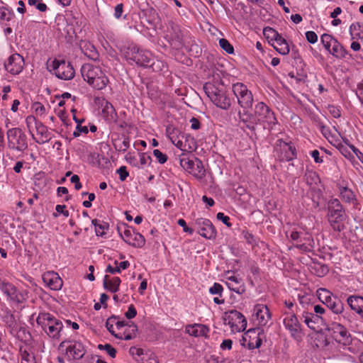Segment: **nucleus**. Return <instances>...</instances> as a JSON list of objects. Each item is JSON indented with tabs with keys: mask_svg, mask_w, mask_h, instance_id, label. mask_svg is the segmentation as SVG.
<instances>
[{
	"mask_svg": "<svg viewBox=\"0 0 363 363\" xmlns=\"http://www.w3.org/2000/svg\"><path fill=\"white\" fill-rule=\"evenodd\" d=\"M225 284L228 289L238 294H242L245 291V286L243 280L235 275L226 276Z\"/></svg>",
	"mask_w": 363,
	"mask_h": 363,
	"instance_id": "393cba45",
	"label": "nucleus"
},
{
	"mask_svg": "<svg viewBox=\"0 0 363 363\" xmlns=\"http://www.w3.org/2000/svg\"><path fill=\"white\" fill-rule=\"evenodd\" d=\"M306 38L308 43L314 44L318 41V35L314 31H307Z\"/></svg>",
	"mask_w": 363,
	"mask_h": 363,
	"instance_id": "338daca9",
	"label": "nucleus"
},
{
	"mask_svg": "<svg viewBox=\"0 0 363 363\" xmlns=\"http://www.w3.org/2000/svg\"><path fill=\"white\" fill-rule=\"evenodd\" d=\"M152 162V158L150 155L143 153L140 155V163L141 166L150 165Z\"/></svg>",
	"mask_w": 363,
	"mask_h": 363,
	"instance_id": "774afa93",
	"label": "nucleus"
},
{
	"mask_svg": "<svg viewBox=\"0 0 363 363\" xmlns=\"http://www.w3.org/2000/svg\"><path fill=\"white\" fill-rule=\"evenodd\" d=\"M262 343V338L260 337V333H258L255 337H252L250 336V340L247 344L248 348L252 350L255 348H259Z\"/></svg>",
	"mask_w": 363,
	"mask_h": 363,
	"instance_id": "3c124183",
	"label": "nucleus"
},
{
	"mask_svg": "<svg viewBox=\"0 0 363 363\" xmlns=\"http://www.w3.org/2000/svg\"><path fill=\"white\" fill-rule=\"evenodd\" d=\"M140 363H158V359L156 354L150 351H145L142 359H139Z\"/></svg>",
	"mask_w": 363,
	"mask_h": 363,
	"instance_id": "79ce46f5",
	"label": "nucleus"
},
{
	"mask_svg": "<svg viewBox=\"0 0 363 363\" xmlns=\"http://www.w3.org/2000/svg\"><path fill=\"white\" fill-rule=\"evenodd\" d=\"M194 225L201 236L206 239H212L216 237V230L210 220L199 218L194 220Z\"/></svg>",
	"mask_w": 363,
	"mask_h": 363,
	"instance_id": "2eb2a0df",
	"label": "nucleus"
},
{
	"mask_svg": "<svg viewBox=\"0 0 363 363\" xmlns=\"http://www.w3.org/2000/svg\"><path fill=\"white\" fill-rule=\"evenodd\" d=\"M121 283V280L118 277H111L109 275H105L103 286L107 291L116 293L119 290Z\"/></svg>",
	"mask_w": 363,
	"mask_h": 363,
	"instance_id": "c756f323",
	"label": "nucleus"
},
{
	"mask_svg": "<svg viewBox=\"0 0 363 363\" xmlns=\"http://www.w3.org/2000/svg\"><path fill=\"white\" fill-rule=\"evenodd\" d=\"M219 45L228 54H233L234 52V48L233 45L225 38H220L219 40Z\"/></svg>",
	"mask_w": 363,
	"mask_h": 363,
	"instance_id": "603ef678",
	"label": "nucleus"
},
{
	"mask_svg": "<svg viewBox=\"0 0 363 363\" xmlns=\"http://www.w3.org/2000/svg\"><path fill=\"white\" fill-rule=\"evenodd\" d=\"M223 321L225 325L230 327L233 332H241L247 327V320L245 316L236 310L225 312Z\"/></svg>",
	"mask_w": 363,
	"mask_h": 363,
	"instance_id": "6e6552de",
	"label": "nucleus"
},
{
	"mask_svg": "<svg viewBox=\"0 0 363 363\" xmlns=\"http://www.w3.org/2000/svg\"><path fill=\"white\" fill-rule=\"evenodd\" d=\"M223 291V287L219 283H214L213 285L210 287L209 293L212 295H218L220 297L222 296V292Z\"/></svg>",
	"mask_w": 363,
	"mask_h": 363,
	"instance_id": "4d7b16f0",
	"label": "nucleus"
},
{
	"mask_svg": "<svg viewBox=\"0 0 363 363\" xmlns=\"http://www.w3.org/2000/svg\"><path fill=\"white\" fill-rule=\"evenodd\" d=\"M283 323L293 338L297 339L301 337V325L294 313H286L283 319Z\"/></svg>",
	"mask_w": 363,
	"mask_h": 363,
	"instance_id": "4468645a",
	"label": "nucleus"
},
{
	"mask_svg": "<svg viewBox=\"0 0 363 363\" xmlns=\"http://www.w3.org/2000/svg\"><path fill=\"white\" fill-rule=\"evenodd\" d=\"M137 331V325L133 323H131L130 325L125 327L122 331L117 332V334L115 335V337L120 340H132L136 336Z\"/></svg>",
	"mask_w": 363,
	"mask_h": 363,
	"instance_id": "7c9ffc66",
	"label": "nucleus"
},
{
	"mask_svg": "<svg viewBox=\"0 0 363 363\" xmlns=\"http://www.w3.org/2000/svg\"><path fill=\"white\" fill-rule=\"evenodd\" d=\"M179 164L181 167L196 179H203L206 176V169L201 160L198 158L189 159L180 157Z\"/></svg>",
	"mask_w": 363,
	"mask_h": 363,
	"instance_id": "423d86ee",
	"label": "nucleus"
},
{
	"mask_svg": "<svg viewBox=\"0 0 363 363\" xmlns=\"http://www.w3.org/2000/svg\"><path fill=\"white\" fill-rule=\"evenodd\" d=\"M29 6H35V8L41 12H45L48 9V6L43 2H39L38 0H28Z\"/></svg>",
	"mask_w": 363,
	"mask_h": 363,
	"instance_id": "13d9d810",
	"label": "nucleus"
},
{
	"mask_svg": "<svg viewBox=\"0 0 363 363\" xmlns=\"http://www.w3.org/2000/svg\"><path fill=\"white\" fill-rule=\"evenodd\" d=\"M275 151L281 161H291L297 157L296 147L291 141L285 142L281 139L277 140Z\"/></svg>",
	"mask_w": 363,
	"mask_h": 363,
	"instance_id": "9d476101",
	"label": "nucleus"
},
{
	"mask_svg": "<svg viewBox=\"0 0 363 363\" xmlns=\"http://www.w3.org/2000/svg\"><path fill=\"white\" fill-rule=\"evenodd\" d=\"M52 67L54 74L59 79L69 80L74 76V69L72 65L64 60H55Z\"/></svg>",
	"mask_w": 363,
	"mask_h": 363,
	"instance_id": "ddd939ff",
	"label": "nucleus"
},
{
	"mask_svg": "<svg viewBox=\"0 0 363 363\" xmlns=\"http://www.w3.org/2000/svg\"><path fill=\"white\" fill-rule=\"evenodd\" d=\"M318 298L324 303L326 304L327 301L333 298L331 293L325 289H320L318 291Z\"/></svg>",
	"mask_w": 363,
	"mask_h": 363,
	"instance_id": "09e8293b",
	"label": "nucleus"
},
{
	"mask_svg": "<svg viewBox=\"0 0 363 363\" xmlns=\"http://www.w3.org/2000/svg\"><path fill=\"white\" fill-rule=\"evenodd\" d=\"M331 228L337 232H341L345 228L344 221L346 216H327Z\"/></svg>",
	"mask_w": 363,
	"mask_h": 363,
	"instance_id": "c9c22d12",
	"label": "nucleus"
},
{
	"mask_svg": "<svg viewBox=\"0 0 363 363\" xmlns=\"http://www.w3.org/2000/svg\"><path fill=\"white\" fill-rule=\"evenodd\" d=\"M63 330V324H58L51 326L50 328L44 329L45 333L51 338L58 340L60 333Z\"/></svg>",
	"mask_w": 363,
	"mask_h": 363,
	"instance_id": "4c0bfd02",
	"label": "nucleus"
},
{
	"mask_svg": "<svg viewBox=\"0 0 363 363\" xmlns=\"http://www.w3.org/2000/svg\"><path fill=\"white\" fill-rule=\"evenodd\" d=\"M209 331L210 330L208 326L199 323L190 324L185 327V332L189 335L196 337H206Z\"/></svg>",
	"mask_w": 363,
	"mask_h": 363,
	"instance_id": "bb28decb",
	"label": "nucleus"
},
{
	"mask_svg": "<svg viewBox=\"0 0 363 363\" xmlns=\"http://www.w3.org/2000/svg\"><path fill=\"white\" fill-rule=\"evenodd\" d=\"M330 330L332 331L333 339L343 347H346L350 343V335L347 329L341 324L333 323Z\"/></svg>",
	"mask_w": 363,
	"mask_h": 363,
	"instance_id": "6ab92c4d",
	"label": "nucleus"
},
{
	"mask_svg": "<svg viewBox=\"0 0 363 363\" xmlns=\"http://www.w3.org/2000/svg\"><path fill=\"white\" fill-rule=\"evenodd\" d=\"M314 240L313 237L308 233L301 234V238L296 247L303 251H310L313 247Z\"/></svg>",
	"mask_w": 363,
	"mask_h": 363,
	"instance_id": "473e14b6",
	"label": "nucleus"
},
{
	"mask_svg": "<svg viewBox=\"0 0 363 363\" xmlns=\"http://www.w3.org/2000/svg\"><path fill=\"white\" fill-rule=\"evenodd\" d=\"M170 139L172 140V143L182 151L190 152L194 149V147H191L190 145H189V147H186V143H184L183 141L179 140V138L174 139L172 137H170Z\"/></svg>",
	"mask_w": 363,
	"mask_h": 363,
	"instance_id": "de8ad7c7",
	"label": "nucleus"
},
{
	"mask_svg": "<svg viewBox=\"0 0 363 363\" xmlns=\"http://www.w3.org/2000/svg\"><path fill=\"white\" fill-rule=\"evenodd\" d=\"M347 303L352 310L363 316V297L350 296L347 298Z\"/></svg>",
	"mask_w": 363,
	"mask_h": 363,
	"instance_id": "72a5a7b5",
	"label": "nucleus"
},
{
	"mask_svg": "<svg viewBox=\"0 0 363 363\" xmlns=\"http://www.w3.org/2000/svg\"><path fill=\"white\" fill-rule=\"evenodd\" d=\"M42 279L45 286L51 290H60L63 286L62 279L55 272L48 271L45 272L42 276Z\"/></svg>",
	"mask_w": 363,
	"mask_h": 363,
	"instance_id": "412c9836",
	"label": "nucleus"
},
{
	"mask_svg": "<svg viewBox=\"0 0 363 363\" xmlns=\"http://www.w3.org/2000/svg\"><path fill=\"white\" fill-rule=\"evenodd\" d=\"M21 363H36L35 358L33 354L21 349Z\"/></svg>",
	"mask_w": 363,
	"mask_h": 363,
	"instance_id": "8fccbe9b",
	"label": "nucleus"
},
{
	"mask_svg": "<svg viewBox=\"0 0 363 363\" xmlns=\"http://www.w3.org/2000/svg\"><path fill=\"white\" fill-rule=\"evenodd\" d=\"M328 110L331 116L335 118H338L341 116V108L340 106L328 105Z\"/></svg>",
	"mask_w": 363,
	"mask_h": 363,
	"instance_id": "052dcab7",
	"label": "nucleus"
},
{
	"mask_svg": "<svg viewBox=\"0 0 363 363\" xmlns=\"http://www.w3.org/2000/svg\"><path fill=\"white\" fill-rule=\"evenodd\" d=\"M203 89L216 107L225 111L230 108L231 99L223 84L218 81L208 82L203 85Z\"/></svg>",
	"mask_w": 363,
	"mask_h": 363,
	"instance_id": "f257e3e1",
	"label": "nucleus"
},
{
	"mask_svg": "<svg viewBox=\"0 0 363 363\" xmlns=\"http://www.w3.org/2000/svg\"><path fill=\"white\" fill-rule=\"evenodd\" d=\"M337 148L339 151L341 152V154L344 155L345 157H348L351 155L350 149H352L357 155H358L359 153L362 155L359 150L357 149L354 145H350V147H347V145L340 144Z\"/></svg>",
	"mask_w": 363,
	"mask_h": 363,
	"instance_id": "c03bdc74",
	"label": "nucleus"
},
{
	"mask_svg": "<svg viewBox=\"0 0 363 363\" xmlns=\"http://www.w3.org/2000/svg\"><path fill=\"white\" fill-rule=\"evenodd\" d=\"M321 43L325 49L336 58H345L347 50L332 35L324 33L320 37Z\"/></svg>",
	"mask_w": 363,
	"mask_h": 363,
	"instance_id": "20e7f679",
	"label": "nucleus"
},
{
	"mask_svg": "<svg viewBox=\"0 0 363 363\" xmlns=\"http://www.w3.org/2000/svg\"><path fill=\"white\" fill-rule=\"evenodd\" d=\"M26 122L28 130L30 133L31 126L33 124L35 125L38 135V138L35 140L36 143L39 144H44L50 140V133L48 132L47 127L45 126L40 121H37L34 116H28L26 119Z\"/></svg>",
	"mask_w": 363,
	"mask_h": 363,
	"instance_id": "f8f14e48",
	"label": "nucleus"
},
{
	"mask_svg": "<svg viewBox=\"0 0 363 363\" xmlns=\"http://www.w3.org/2000/svg\"><path fill=\"white\" fill-rule=\"evenodd\" d=\"M350 33L353 38H363V25L359 23H353L350 27Z\"/></svg>",
	"mask_w": 363,
	"mask_h": 363,
	"instance_id": "ea45409f",
	"label": "nucleus"
},
{
	"mask_svg": "<svg viewBox=\"0 0 363 363\" xmlns=\"http://www.w3.org/2000/svg\"><path fill=\"white\" fill-rule=\"evenodd\" d=\"M121 236L124 242L134 247L141 248L145 244L144 236L130 228L125 229Z\"/></svg>",
	"mask_w": 363,
	"mask_h": 363,
	"instance_id": "a211bd4d",
	"label": "nucleus"
},
{
	"mask_svg": "<svg viewBox=\"0 0 363 363\" xmlns=\"http://www.w3.org/2000/svg\"><path fill=\"white\" fill-rule=\"evenodd\" d=\"M253 315L259 325H266L271 319V313L268 307L264 304L257 303L255 305L253 309Z\"/></svg>",
	"mask_w": 363,
	"mask_h": 363,
	"instance_id": "5701e85b",
	"label": "nucleus"
},
{
	"mask_svg": "<svg viewBox=\"0 0 363 363\" xmlns=\"http://www.w3.org/2000/svg\"><path fill=\"white\" fill-rule=\"evenodd\" d=\"M60 347H66L65 355L68 360H79L85 354V349L83 344L79 341H62Z\"/></svg>",
	"mask_w": 363,
	"mask_h": 363,
	"instance_id": "9b49d317",
	"label": "nucleus"
},
{
	"mask_svg": "<svg viewBox=\"0 0 363 363\" xmlns=\"http://www.w3.org/2000/svg\"><path fill=\"white\" fill-rule=\"evenodd\" d=\"M0 290L6 296L7 298L15 303H21L24 299L23 294L11 283L6 281H0Z\"/></svg>",
	"mask_w": 363,
	"mask_h": 363,
	"instance_id": "aec40b11",
	"label": "nucleus"
},
{
	"mask_svg": "<svg viewBox=\"0 0 363 363\" xmlns=\"http://www.w3.org/2000/svg\"><path fill=\"white\" fill-rule=\"evenodd\" d=\"M263 33L271 44L281 36L277 30L270 27L265 28Z\"/></svg>",
	"mask_w": 363,
	"mask_h": 363,
	"instance_id": "a19ab883",
	"label": "nucleus"
},
{
	"mask_svg": "<svg viewBox=\"0 0 363 363\" xmlns=\"http://www.w3.org/2000/svg\"><path fill=\"white\" fill-rule=\"evenodd\" d=\"M238 117L239 123L241 124L242 128H247L252 132L256 130V126L258 123L254 112L250 113L247 110H244L242 112L239 111Z\"/></svg>",
	"mask_w": 363,
	"mask_h": 363,
	"instance_id": "4be33fe9",
	"label": "nucleus"
},
{
	"mask_svg": "<svg viewBox=\"0 0 363 363\" xmlns=\"http://www.w3.org/2000/svg\"><path fill=\"white\" fill-rule=\"evenodd\" d=\"M327 216H346L345 209L337 199H332L328 201Z\"/></svg>",
	"mask_w": 363,
	"mask_h": 363,
	"instance_id": "cd10ccee",
	"label": "nucleus"
},
{
	"mask_svg": "<svg viewBox=\"0 0 363 363\" xmlns=\"http://www.w3.org/2000/svg\"><path fill=\"white\" fill-rule=\"evenodd\" d=\"M340 196L342 199L347 203H351L354 200V194L353 191L347 186L339 187Z\"/></svg>",
	"mask_w": 363,
	"mask_h": 363,
	"instance_id": "58836bf2",
	"label": "nucleus"
},
{
	"mask_svg": "<svg viewBox=\"0 0 363 363\" xmlns=\"http://www.w3.org/2000/svg\"><path fill=\"white\" fill-rule=\"evenodd\" d=\"M99 349H104L106 352L112 358H114L116 355V350L110 344H106L104 345H99Z\"/></svg>",
	"mask_w": 363,
	"mask_h": 363,
	"instance_id": "bf43d9fd",
	"label": "nucleus"
},
{
	"mask_svg": "<svg viewBox=\"0 0 363 363\" xmlns=\"http://www.w3.org/2000/svg\"><path fill=\"white\" fill-rule=\"evenodd\" d=\"M91 223L95 227V232L97 236H103L106 233L105 230L108 229L106 223H101L97 219L92 220Z\"/></svg>",
	"mask_w": 363,
	"mask_h": 363,
	"instance_id": "a18cd8bd",
	"label": "nucleus"
},
{
	"mask_svg": "<svg viewBox=\"0 0 363 363\" xmlns=\"http://www.w3.org/2000/svg\"><path fill=\"white\" fill-rule=\"evenodd\" d=\"M25 62L18 53L11 55L4 63L5 69L12 75L19 74L23 69Z\"/></svg>",
	"mask_w": 363,
	"mask_h": 363,
	"instance_id": "dca6fc26",
	"label": "nucleus"
},
{
	"mask_svg": "<svg viewBox=\"0 0 363 363\" xmlns=\"http://www.w3.org/2000/svg\"><path fill=\"white\" fill-rule=\"evenodd\" d=\"M272 45L281 55H286L289 53V45L282 36L278 38L275 42L272 43Z\"/></svg>",
	"mask_w": 363,
	"mask_h": 363,
	"instance_id": "f704fd0d",
	"label": "nucleus"
},
{
	"mask_svg": "<svg viewBox=\"0 0 363 363\" xmlns=\"http://www.w3.org/2000/svg\"><path fill=\"white\" fill-rule=\"evenodd\" d=\"M305 179L306 183L310 186L317 184L320 182V177L314 171H307L305 174Z\"/></svg>",
	"mask_w": 363,
	"mask_h": 363,
	"instance_id": "37998d69",
	"label": "nucleus"
},
{
	"mask_svg": "<svg viewBox=\"0 0 363 363\" xmlns=\"http://www.w3.org/2000/svg\"><path fill=\"white\" fill-rule=\"evenodd\" d=\"M82 76L94 89L101 90L108 83V79L101 67L92 64H84L81 68Z\"/></svg>",
	"mask_w": 363,
	"mask_h": 363,
	"instance_id": "f03ea898",
	"label": "nucleus"
},
{
	"mask_svg": "<svg viewBox=\"0 0 363 363\" xmlns=\"http://www.w3.org/2000/svg\"><path fill=\"white\" fill-rule=\"evenodd\" d=\"M302 317L304 323L311 330L316 332L322 330V325L324 323V319L322 316L319 315H314L309 312H304Z\"/></svg>",
	"mask_w": 363,
	"mask_h": 363,
	"instance_id": "b1692460",
	"label": "nucleus"
},
{
	"mask_svg": "<svg viewBox=\"0 0 363 363\" xmlns=\"http://www.w3.org/2000/svg\"><path fill=\"white\" fill-rule=\"evenodd\" d=\"M14 17L13 11L6 7H0V19L2 21H9Z\"/></svg>",
	"mask_w": 363,
	"mask_h": 363,
	"instance_id": "49530a36",
	"label": "nucleus"
},
{
	"mask_svg": "<svg viewBox=\"0 0 363 363\" xmlns=\"http://www.w3.org/2000/svg\"><path fill=\"white\" fill-rule=\"evenodd\" d=\"M137 315V310L133 304H130L128 306V311L125 313V316L128 319H132Z\"/></svg>",
	"mask_w": 363,
	"mask_h": 363,
	"instance_id": "0e129e2a",
	"label": "nucleus"
},
{
	"mask_svg": "<svg viewBox=\"0 0 363 363\" xmlns=\"http://www.w3.org/2000/svg\"><path fill=\"white\" fill-rule=\"evenodd\" d=\"M36 322L41 326L43 330L62 323L60 320L55 318L52 314L45 312L39 313Z\"/></svg>",
	"mask_w": 363,
	"mask_h": 363,
	"instance_id": "a878e982",
	"label": "nucleus"
},
{
	"mask_svg": "<svg viewBox=\"0 0 363 363\" xmlns=\"http://www.w3.org/2000/svg\"><path fill=\"white\" fill-rule=\"evenodd\" d=\"M6 135L11 148L21 152L27 149V137L21 128H10L8 130Z\"/></svg>",
	"mask_w": 363,
	"mask_h": 363,
	"instance_id": "0eeeda50",
	"label": "nucleus"
},
{
	"mask_svg": "<svg viewBox=\"0 0 363 363\" xmlns=\"http://www.w3.org/2000/svg\"><path fill=\"white\" fill-rule=\"evenodd\" d=\"M126 58L142 67H149L154 64L150 52L140 50L135 45L128 48L126 52Z\"/></svg>",
	"mask_w": 363,
	"mask_h": 363,
	"instance_id": "39448f33",
	"label": "nucleus"
},
{
	"mask_svg": "<svg viewBox=\"0 0 363 363\" xmlns=\"http://www.w3.org/2000/svg\"><path fill=\"white\" fill-rule=\"evenodd\" d=\"M315 123L317 127L319 128L325 138H328L331 135L330 128L325 125L323 121H321L320 119H317L315 120Z\"/></svg>",
	"mask_w": 363,
	"mask_h": 363,
	"instance_id": "864d4df0",
	"label": "nucleus"
},
{
	"mask_svg": "<svg viewBox=\"0 0 363 363\" xmlns=\"http://www.w3.org/2000/svg\"><path fill=\"white\" fill-rule=\"evenodd\" d=\"M153 155L157 159L159 163L164 164L167 160V156L166 154L162 153L160 150L155 149L153 150Z\"/></svg>",
	"mask_w": 363,
	"mask_h": 363,
	"instance_id": "e2e57ef3",
	"label": "nucleus"
},
{
	"mask_svg": "<svg viewBox=\"0 0 363 363\" xmlns=\"http://www.w3.org/2000/svg\"><path fill=\"white\" fill-rule=\"evenodd\" d=\"M216 218L218 220L222 221L228 227H230L232 225V224L230 223V217L225 215L223 213H218L216 215Z\"/></svg>",
	"mask_w": 363,
	"mask_h": 363,
	"instance_id": "69168bd1",
	"label": "nucleus"
},
{
	"mask_svg": "<svg viewBox=\"0 0 363 363\" xmlns=\"http://www.w3.org/2000/svg\"><path fill=\"white\" fill-rule=\"evenodd\" d=\"M33 108L37 115L40 116H45L46 114V108L40 102H36L33 105Z\"/></svg>",
	"mask_w": 363,
	"mask_h": 363,
	"instance_id": "680f3d73",
	"label": "nucleus"
},
{
	"mask_svg": "<svg viewBox=\"0 0 363 363\" xmlns=\"http://www.w3.org/2000/svg\"><path fill=\"white\" fill-rule=\"evenodd\" d=\"M334 313L340 314L344 311V306L342 301L337 297H333L329 302L325 304Z\"/></svg>",
	"mask_w": 363,
	"mask_h": 363,
	"instance_id": "e433bc0d",
	"label": "nucleus"
},
{
	"mask_svg": "<svg viewBox=\"0 0 363 363\" xmlns=\"http://www.w3.org/2000/svg\"><path fill=\"white\" fill-rule=\"evenodd\" d=\"M4 322L9 329L10 333L13 336H17L21 329L16 322L14 315L10 312L6 311L4 315Z\"/></svg>",
	"mask_w": 363,
	"mask_h": 363,
	"instance_id": "c85d7f7f",
	"label": "nucleus"
},
{
	"mask_svg": "<svg viewBox=\"0 0 363 363\" xmlns=\"http://www.w3.org/2000/svg\"><path fill=\"white\" fill-rule=\"evenodd\" d=\"M257 122L263 128L272 130L277 123L274 112L264 102H258L253 108Z\"/></svg>",
	"mask_w": 363,
	"mask_h": 363,
	"instance_id": "7ed1b4c3",
	"label": "nucleus"
},
{
	"mask_svg": "<svg viewBox=\"0 0 363 363\" xmlns=\"http://www.w3.org/2000/svg\"><path fill=\"white\" fill-rule=\"evenodd\" d=\"M116 319L117 317L116 315H112L110 318H108L106 322V328L110 332V333L114 337L115 335L117 334V331H116L113 328Z\"/></svg>",
	"mask_w": 363,
	"mask_h": 363,
	"instance_id": "6e6d98bb",
	"label": "nucleus"
},
{
	"mask_svg": "<svg viewBox=\"0 0 363 363\" xmlns=\"http://www.w3.org/2000/svg\"><path fill=\"white\" fill-rule=\"evenodd\" d=\"M233 91L238 99V104L244 109L252 107L253 96L247 86L242 83H236L233 85Z\"/></svg>",
	"mask_w": 363,
	"mask_h": 363,
	"instance_id": "1a4fd4ad",
	"label": "nucleus"
},
{
	"mask_svg": "<svg viewBox=\"0 0 363 363\" xmlns=\"http://www.w3.org/2000/svg\"><path fill=\"white\" fill-rule=\"evenodd\" d=\"M102 114L105 119L108 122L117 121V113L113 106L108 101H105L102 104Z\"/></svg>",
	"mask_w": 363,
	"mask_h": 363,
	"instance_id": "2f4dec72",
	"label": "nucleus"
},
{
	"mask_svg": "<svg viewBox=\"0 0 363 363\" xmlns=\"http://www.w3.org/2000/svg\"><path fill=\"white\" fill-rule=\"evenodd\" d=\"M167 38L174 48L178 49L182 47L183 32L179 25L172 21L169 22L167 31Z\"/></svg>",
	"mask_w": 363,
	"mask_h": 363,
	"instance_id": "f3484780",
	"label": "nucleus"
},
{
	"mask_svg": "<svg viewBox=\"0 0 363 363\" xmlns=\"http://www.w3.org/2000/svg\"><path fill=\"white\" fill-rule=\"evenodd\" d=\"M145 351L141 348L136 347H131L129 350L130 354L139 362V359H142Z\"/></svg>",
	"mask_w": 363,
	"mask_h": 363,
	"instance_id": "5fc2aeb1",
	"label": "nucleus"
}]
</instances>
